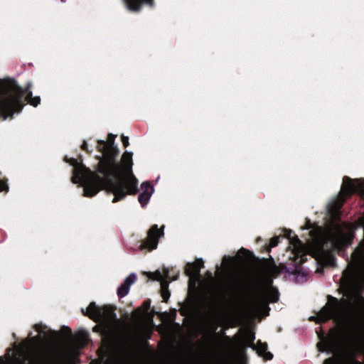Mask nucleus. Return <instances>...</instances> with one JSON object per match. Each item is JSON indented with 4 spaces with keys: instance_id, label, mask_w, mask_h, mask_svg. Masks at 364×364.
Instances as JSON below:
<instances>
[{
    "instance_id": "nucleus-12",
    "label": "nucleus",
    "mask_w": 364,
    "mask_h": 364,
    "mask_svg": "<svg viewBox=\"0 0 364 364\" xmlns=\"http://www.w3.org/2000/svg\"><path fill=\"white\" fill-rule=\"evenodd\" d=\"M136 275L134 273L129 274L124 280V282L117 289V294L119 298L125 297L129 291L130 287L136 282Z\"/></svg>"
},
{
    "instance_id": "nucleus-4",
    "label": "nucleus",
    "mask_w": 364,
    "mask_h": 364,
    "mask_svg": "<svg viewBox=\"0 0 364 364\" xmlns=\"http://www.w3.org/2000/svg\"><path fill=\"white\" fill-rule=\"evenodd\" d=\"M278 299V291L267 284L249 294L243 302V309L250 317L266 316L269 314V302H276Z\"/></svg>"
},
{
    "instance_id": "nucleus-5",
    "label": "nucleus",
    "mask_w": 364,
    "mask_h": 364,
    "mask_svg": "<svg viewBox=\"0 0 364 364\" xmlns=\"http://www.w3.org/2000/svg\"><path fill=\"white\" fill-rule=\"evenodd\" d=\"M355 191H360L364 198V180L353 183L348 177L343 178L338 197L332 199L328 204L327 208L333 220L339 218V209L342 206L346 198Z\"/></svg>"
},
{
    "instance_id": "nucleus-10",
    "label": "nucleus",
    "mask_w": 364,
    "mask_h": 364,
    "mask_svg": "<svg viewBox=\"0 0 364 364\" xmlns=\"http://www.w3.org/2000/svg\"><path fill=\"white\" fill-rule=\"evenodd\" d=\"M203 266V260L198 259L193 263H188L186 272L189 277V288H194L198 282L200 269Z\"/></svg>"
},
{
    "instance_id": "nucleus-9",
    "label": "nucleus",
    "mask_w": 364,
    "mask_h": 364,
    "mask_svg": "<svg viewBox=\"0 0 364 364\" xmlns=\"http://www.w3.org/2000/svg\"><path fill=\"white\" fill-rule=\"evenodd\" d=\"M164 225L159 229L157 225H154L148 231L147 238L141 245V249L149 251L156 249L159 239L164 235Z\"/></svg>"
},
{
    "instance_id": "nucleus-19",
    "label": "nucleus",
    "mask_w": 364,
    "mask_h": 364,
    "mask_svg": "<svg viewBox=\"0 0 364 364\" xmlns=\"http://www.w3.org/2000/svg\"><path fill=\"white\" fill-rule=\"evenodd\" d=\"M122 144L126 147L129 144V139L128 136H123L122 137Z\"/></svg>"
},
{
    "instance_id": "nucleus-21",
    "label": "nucleus",
    "mask_w": 364,
    "mask_h": 364,
    "mask_svg": "<svg viewBox=\"0 0 364 364\" xmlns=\"http://www.w3.org/2000/svg\"><path fill=\"white\" fill-rule=\"evenodd\" d=\"M301 276H302V277H303L305 280L306 279V277H307L306 274H305L304 272H302V273H301Z\"/></svg>"
},
{
    "instance_id": "nucleus-1",
    "label": "nucleus",
    "mask_w": 364,
    "mask_h": 364,
    "mask_svg": "<svg viewBox=\"0 0 364 364\" xmlns=\"http://www.w3.org/2000/svg\"><path fill=\"white\" fill-rule=\"evenodd\" d=\"M115 136L109 134L107 143L104 140L98 141L102 144L100 150L103 154V158L99 162L98 171L103 177L84 167L77 159L65 157L66 162L75 168L72 181L83 186L85 196L92 197L100 189H105L114 194L112 203H115L128 194L136 193L138 181L132 172V154L125 151L122 156V163L117 164L114 157L119 153V149L111 144Z\"/></svg>"
},
{
    "instance_id": "nucleus-17",
    "label": "nucleus",
    "mask_w": 364,
    "mask_h": 364,
    "mask_svg": "<svg viewBox=\"0 0 364 364\" xmlns=\"http://www.w3.org/2000/svg\"><path fill=\"white\" fill-rule=\"evenodd\" d=\"M279 237H275L271 239L270 243H269V247L272 248L276 247L279 243Z\"/></svg>"
},
{
    "instance_id": "nucleus-18",
    "label": "nucleus",
    "mask_w": 364,
    "mask_h": 364,
    "mask_svg": "<svg viewBox=\"0 0 364 364\" xmlns=\"http://www.w3.org/2000/svg\"><path fill=\"white\" fill-rule=\"evenodd\" d=\"M7 190H8V186H7L6 183L3 181H0V191H7Z\"/></svg>"
},
{
    "instance_id": "nucleus-15",
    "label": "nucleus",
    "mask_w": 364,
    "mask_h": 364,
    "mask_svg": "<svg viewBox=\"0 0 364 364\" xmlns=\"http://www.w3.org/2000/svg\"><path fill=\"white\" fill-rule=\"evenodd\" d=\"M146 3L150 6H153V0H130V11H138L143 4Z\"/></svg>"
},
{
    "instance_id": "nucleus-11",
    "label": "nucleus",
    "mask_w": 364,
    "mask_h": 364,
    "mask_svg": "<svg viewBox=\"0 0 364 364\" xmlns=\"http://www.w3.org/2000/svg\"><path fill=\"white\" fill-rule=\"evenodd\" d=\"M168 277V270L167 269H163V272L156 271L153 273V279L161 282V296L165 301H166L169 296L170 293L168 290V283L166 279Z\"/></svg>"
},
{
    "instance_id": "nucleus-14",
    "label": "nucleus",
    "mask_w": 364,
    "mask_h": 364,
    "mask_svg": "<svg viewBox=\"0 0 364 364\" xmlns=\"http://www.w3.org/2000/svg\"><path fill=\"white\" fill-rule=\"evenodd\" d=\"M38 341V338H33L31 341H25L16 348L17 353L26 356L33 350Z\"/></svg>"
},
{
    "instance_id": "nucleus-16",
    "label": "nucleus",
    "mask_w": 364,
    "mask_h": 364,
    "mask_svg": "<svg viewBox=\"0 0 364 364\" xmlns=\"http://www.w3.org/2000/svg\"><path fill=\"white\" fill-rule=\"evenodd\" d=\"M291 230H285L284 237L288 238L290 240V242L294 246V249L295 250H300L302 248V243L297 238V237L294 236L291 237Z\"/></svg>"
},
{
    "instance_id": "nucleus-13",
    "label": "nucleus",
    "mask_w": 364,
    "mask_h": 364,
    "mask_svg": "<svg viewBox=\"0 0 364 364\" xmlns=\"http://www.w3.org/2000/svg\"><path fill=\"white\" fill-rule=\"evenodd\" d=\"M141 187L142 191L138 197V200L141 206L144 207L149 203L154 189L148 181L143 182Z\"/></svg>"
},
{
    "instance_id": "nucleus-20",
    "label": "nucleus",
    "mask_w": 364,
    "mask_h": 364,
    "mask_svg": "<svg viewBox=\"0 0 364 364\" xmlns=\"http://www.w3.org/2000/svg\"><path fill=\"white\" fill-rule=\"evenodd\" d=\"M81 148L82 149H87V142L85 141H84L83 144L81 146Z\"/></svg>"
},
{
    "instance_id": "nucleus-7",
    "label": "nucleus",
    "mask_w": 364,
    "mask_h": 364,
    "mask_svg": "<svg viewBox=\"0 0 364 364\" xmlns=\"http://www.w3.org/2000/svg\"><path fill=\"white\" fill-rule=\"evenodd\" d=\"M82 311L95 321L100 322L107 326H111L114 322L115 315L112 309L109 306H99L95 302H91L85 312L83 309Z\"/></svg>"
},
{
    "instance_id": "nucleus-2",
    "label": "nucleus",
    "mask_w": 364,
    "mask_h": 364,
    "mask_svg": "<svg viewBox=\"0 0 364 364\" xmlns=\"http://www.w3.org/2000/svg\"><path fill=\"white\" fill-rule=\"evenodd\" d=\"M30 86L31 83H28L26 89L23 90L15 80H0V114L4 115V119L22 109L23 95L25 100L33 107L40 104L39 96L32 97V92L28 90Z\"/></svg>"
},
{
    "instance_id": "nucleus-8",
    "label": "nucleus",
    "mask_w": 364,
    "mask_h": 364,
    "mask_svg": "<svg viewBox=\"0 0 364 364\" xmlns=\"http://www.w3.org/2000/svg\"><path fill=\"white\" fill-rule=\"evenodd\" d=\"M255 338V337L254 333L251 331L247 330L243 333L241 341L242 345L246 347H252L260 356L263 357L266 360H271L273 358V355L270 352L267 351V344L266 343L258 341L257 345L253 347L252 343Z\"/></svg>"
},
{
    "instance_id": "nucleus-6",
    "label": "nucleus",
    "mask_w": 364,
    "mask_h": 364,
    "mask_svg": "<svg viewBox=\"0 0 364 364\" xmlns=\"http://www.w3.org/2000/svg\"><path fill=\"white\" fill-rule=\"evenodd\" d=\"M232 260V257L225 256L223 258L220 267H217L218 270L215 277H213L211 273H208V277L202 282L200 285L201 290L213 295L219 294L222 289L221 278L225 273L230 269Z\"/></svg>"
},
{
    "instance_id": "nucleus-3",
    "label": "nucleus",
    "mask_w": 364,
    "mask_h": 364,
    "mask_svg": "<svg viewBox=\"0 0 364 364\" xmlns=\"http://www.w3.org/2000/svg\"><path fill=\"white\" fill-rule=\"evenodd\" d=\"M350 237L347 235L340 224H332L325 230H317V237L315 240V245L318 249V255L325 254L327 264L333 262V257L328 252L324 251V246L331 248H341L350 244Z\"/></svg>"
}]
</instances>
